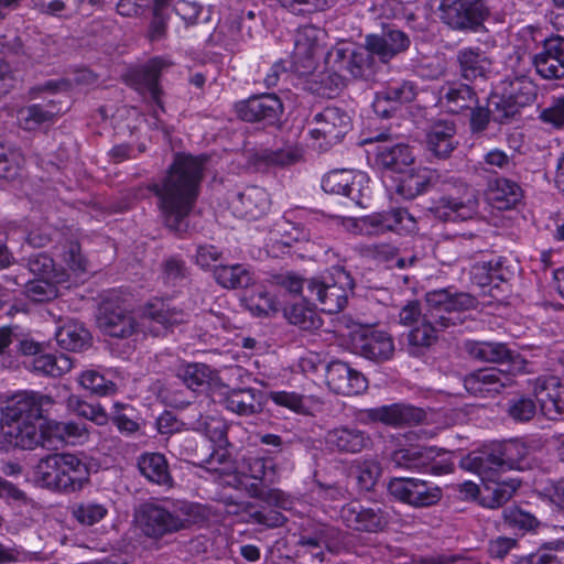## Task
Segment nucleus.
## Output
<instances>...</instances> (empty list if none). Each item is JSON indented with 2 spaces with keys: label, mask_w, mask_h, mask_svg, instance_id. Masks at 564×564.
Masks as SVG:
<instances>
[{
  "label": "nucleus",
  "mask_w": 564,
  "mask_h": 564,
  "mask_svg": "<svg viewBox=\"0 0 564 564\" xmlns=\"http://www.w3.org/2000/svg\"><path fill=\"white\" fill-rule=\"evenodd\" d=\"M89 476L87 463L72 453L46 455L33 468V480L37 486L66 494L80 491Z\"/></svg>",
  "instance_id": "nucleus-4"
},
{
  "label": "nucleus",
  "mask_w": 564,
  "mask_h": 564,
  "mask_svg": "<svg viewBox=\"0 0 564 564\" xmlns=\"http://www.w3.org/2000/svg\"><path fill=\"white\" fill-rule=\"evenodd\" d=\"M52 397L35 391H20L12 395L3 408V420L31 421L36 424L47 421L45 414L53 408Z\"/></svg>",
  "instance_id": "nucleus-16"
},
{
  "label": "nucleus",
  "mask_w": 564,
  "mask_h": 564,
  "mask_svg": "<svg viewBox=\"0 0 564 564\" xmlns=\"http://www.w3.org/2000/svg\"><path fill=\"white\" fill-rule=\"evenodd\" d=\"M224 503L225 512L236 516L240 522L258 523L270 528L281 523L279 511L268 510L265 507H258L249 501H238L231 497L227 498Z\"/></svg>",
  "instance_id": "nucleus-31"
},
{
  "label": "nucleus",
  "mask_w": 564,
  "mask_h": 564,
  "mask_svg": "<svg viewBox=\"0 0 564 564\" xmlns=\"http://www.w3.org/2000/svg\"><path fill=\"white\" fill-rule=\"evenodd\" d=\"M375 161L383 172L403 174L414 163V155L405 143L381 144L377 148Z\"/></svg>",
  "instance_id": "nucleus-33"
},
{
  "label": "nucleus",
  "mask_w": 564,
  "mask_h": 564,
  "mask_svg": "<svg viewBox=\"0 0 564 564\" xmlns=\"http://www.w3.org/2000/svg\"><path fill=\"white\" fill-rule=\"evenodd\" d=\"M141 474L150 481L158 485H171L172 478L169 473L165 457L160 453L143 454L138 462Z\"/></svg>",
  "instance_id": "nucleus-46"
},
{
  "label": "nucleus",
  "mask_w": 564,
  "mask_h": 564,
  "mask_svg": "<svg viewBox=\"0 0 564 564\" xmlns=\"http://www.w3.org/2000/svg\"><path fill=\"white\" fill-rule=\"evenodd\" d=\"M325 383L335 394L347 397L360 394L368 389L365 375L339 359L325 366Z\"/></svg>",
  "instance_id": "nucleus-23"
},
{
  "label": "nucleus",
  "mask_w": 564,
  "mask_h": 564,
  "mask_svg": "<svg viewBox=\"0 0 564 564\" xmlns=\"http://www.w3.org/2000/svg\"><path fill=\"white\" fill-rule=\"evenodd\" d=\"M456 61L460 76L467 82L486 79L491 62L479 47H463L457 52Z\"/></svg>",
  "instance_id": "nucleus-35"
},
{
  "label": "nucleus",
  "mask_w": 564,
  "mask_h": 564,
  "mask_svg": "<svg viewBox=\"0 0 564 564\" xmlns=\"http://www.w3.org/2000/svg\"><path fill=\"white\" fill-rule=\"evenodd\" d=\"M212 398L239 415L257 413L262 410L263 404V394L254 389L230 390L224 386L214 390Z\"/></svg>",
  "instance_id": "nucleus-28"
},
{
  "label": "nucleus",
  "mask_w": 564,
  "mask_h": 564,
  "mask_svg": "<svg viewBox=\"0 0 564 564\" xmlns=\"http://www.w3.org/2000/svg\"><path fill=\"white\" fill-rule=\"evenodd\" d=\"M134 409L128 403L115 402L112 405V422L121 433L132 434L139 430L133 419Z\"/></svg>",
  "instance_id": "nucleus-64"
},
{
  "label": "nucleus",
  "mask_w": 564,
  "mask_h": 564,
  "mask_svg": "<svg viewBox=\"0 0 564 564\" xmlns=\"http://www.w3.org/2000/svg\"><path fill=\"white\" fill-rule=\"evenodd\" d=\"M61 102L50 99L44 102L31 104L18 110L19 127L25 131H35L45 123H53L61 115Z\"/></svg>",
  "instance_id": "nucleus-32"
},
{
  "label": "nucleus",
  "mask_w": 564,
  "mask_h": 564,
  "mask_svg": "<svg viewBox=\"0 0 564 564\" xmlns=\"http://www.w3.org/2000/svg\"><path fill=\"white\" fill-rule=\"evenodd\" d=\"M214 276L216 282L225 289L247 288L253 280V274L243 264L216 267Z\"/></svg>",
  "instance_id": "nucleus-49"
},
{
  "label": "nucleus",
  "mask_w": 564,
  "mask_h": 564,
  "mask_svg": "<svg viewBox=\"0 0 564 564\" xmlns=\"http://www.w3.org/2000/svg\"><path fill=\"white\" fill-rule=\"evenodd\" d=\"M533 394L543 415L552 421L564 417V380L556 376H541L534 380Z\"/></svg>",
  "instance_id": "nucleus-24"
},
{
  "label": "nucleus",
  "mask_w": 564,
  "mask_h": 564,
  "mask_svg": "<svg viewBox=\"0 0 564 564\" xmlns=\"http://www.w3.org/2000/svg\"><path fill=\"white\" fill-rule=\"evenodd\" d=\"M245 158L248 170L265 173L282 165V149H248L245 152Z\"/></svg>",
  "instance_id": "nucleus-50"
},
{
  "label": "nucleus",
  "mask_w": 564,
  "mask_h": 564,
  "mask_svg": "<svg viewBox=\"0 0 564 564\" xmlns=\"http://www.w3.org/2000/svg\"><path fill=\"white\" fill-rule=\"evenodd\" d=\"M500 87L521 108L532 105L538 96L536 84L528 76L514 77L512 80L501 83Z\"/></svg>",
  "instance_id": "nucleus-47"
},
{
  "label": "nucleus",
  "mask_w": 564,
  "mask_h": 564,
  "mask_svg": "<svg viewBox=\"0 0 564 564\" xmlns=\"http://www.w3.org/2000/svg\"><path fill=\"white\" fill-rule=\"evenodd\" d=\"M538 119L555 130L564 129V95L551 96L547 106L542 108Z\"/></svg>",
  "instance_id": "nucleus-58"
},
{
  "label": "nucleus",
  "mask_w": 564,
  "mask_h": 564,
  "mask_svg": "<svg viewBox=\"0 0 564 564\" xmlns=\"http://www.w3.org/2000/svg\"><path fill=\"white\" fill-rule=\"evenodd\" d=\"M381 466L373 459L362 460L355 467V477L357 485L362 491L373 490L378 479L381 476Z\"/></svg>",
  "instance_id": "nucleus-61"
},
{
  "label": "nucleus",
  "mask_w": 564,
  "mask_h": 564,
  "mask_svg": "<svg viewBox=\"0 0 564 564\" xmlns=\"http://www.w3.org/2000/svg\"><path fill=\"white\" fill-rule=\"evenodd\" d=\"M248 308L253 315H269L278 312V302L275 296L262 286H258L256 291L247 300Z\"/></svg>",
  "instance_id": "nucleus-63"
},
{
  "label": "nucleus",
  "mask_w": 564,
  "mask_h": 564,
  "mask_svg": "<svg viewBox=\"0 0 564 564\" xmlns=\"http://www.w3.org/2000/svg\"><path fill=\"white\" fill-rule=\"evenodd\" d=\"M165 66V61L162 57L155 56L143 65L130 70L127 75L128 85L140 95L149 96L151 101L162 112H165V107L162 100L163 89L160 82Z\"/></svg>",
  "instance_id": "nucleus-17"
},
{
  "label": "nucleus",
  "mask_w": 564,
  "mask_h": 564,
  "mask_svg": "<svg viewBox=\"0 0 564 564\" xmlns=\"http://www.w3.org/2000/svg\"><path fill=\"white\" fill-rule=\"evenodd\" d=\"M207 160L206 154H174L162 183L152 187L160 200L161 212L193 210L200 193Z\"/></svg>",
  "instance_id": "nucleus-2"
},
{
  "label": "nucleus",
  "mask_w": 564,
  "mask_h": 564,
  "mask_svg": "<svg viewBox=\"0 0 564 564\" xmlns=\"http://www.w3.org/2000/svg\"><path fill=\"white\" fill-rule=\"evenodd\" d=\"M370 177L366 172L350 169H334L324 174L321 186L325 193L349 198L355 207L367 209L372 200Z\"/></svg>",
  "instance_id": "nucleus-9"
},
{
  "label": "nucleus",
  "mask_w": 564,
  "mask_h": 564,
  "mask_svg": "<svg viewBox=\"0 0 564 564\" xmlns=\"http://www.w3.org/2000/svg\"><path fill=\"white\" fill-rule=\"evenodd\" d=\"M40 424L31 421L9 420L4 421L0 436V448L8 451L10 448L33 449L37 445H44L48 442L44 433V423Z\"/></svg>",
  "instance_id": "nucleus-20"
},
{
  "label": "nucleus",
  "mask_w": 564,
  "mask_h": 564,
  "mask_svg": "<svg viewBox=\"0 0 564 564\" xmlns=\"http://www.w3.org/2000/svg\"><path fill=\"white\" fill-rule=\"evenodd\" d=\"M325 64L327 69L341 70L355 79L369 80L376 74L375 59L366 47L352 50L345 45L334 46L328 51Z\"/></svg>",
  "instance_id": "nucleus-15"
},
{
  "label": "nucleus",
  "mask_w": 564,
  "mask_h": 564,
  "mask_svg": "<svg viewBox=\"0 0 564 564\" xmlns=\"http://www.w3.org/2000/svg\"><path fill=\"white\" fill-rule=\"evenodd\" d=\"M436 455L434 447L409 445L394 449L390 455V460L398 468L420 470L429 467Z\"/></svg>",
  "instance_id": "nucleus-37"
},
{
  "label": "nucleus",
  "mask_w": 564,
  "mask_h": 564,
  "mask_svg": "<svg viewBox=\"0 0 564 564\" xmlns=\"http://www.w3.org/2000/svg\"><path fill=\"white\" fill-rule=\"evenodd\" d=\"M199 508L188 501L147 502L137 513V522L147 536L160 539L192 524Z\"/></svg>",
  "instance_id": "nucleus-6"
},
{
  "label": "nucleus",
  "mask_w": 564,
  "mask_h": 564,
  "mask_svg": "<svg viewBox=\"0 0 564 564\" xmlns=\"http://www.w3.org/2000/svg\"><path fill=\"white\" fill-rule=\"evenodd\" d=\"M44 433L48 442L54 440L69 445H82L89 438V431L84 423L47 421L44 423Z\"/></svg>",
  "instance_id": "nucleus-40"
},
{
  "label": "nucleus",
  "mask_w": 564,
  "mask_h": 564,
  "mask_svg": "<svg viewBox=\"0 0 564 564\" xmlns=\"http://www.w3.org/2000/svg\"><path fill=\"white\" fill-rule=\"evenodd\" d=\"M339 534L340 530L335 527L323 523L314 524L311 520L306 519L301 524L299 540L295 543L306 547L313 557H316L319 562H323V545L329 549L330 542L337 539Z\"/></svg>",
  "instance_id": "nucleus-29"
},
{
  "label": "nucleus",
  "mask_w": 564,
  "mask_h": 564,
  "mask_svg": "<svg viewBox=\"0 0 564 564\" xmlns=\"http://www.w3.org/2000/svg\"><path fill=\"white\" fill-rule=\"evenodd\" d=\"M503 523L512 531L525 533L539 525L538 519L519 507H508L502 512Z\"/></svg>",
  "instance_id": "nucleus-56"
},
{
  "label": "nucleus",
  "mask_w": 564,
  "mask_h": 564,
  "mask_svg": "<svg viewBox=\"0 0 564 564\" xmlns=\"http://www.w3.org/2000/svg\"><path fill=\"white\" fill-rule=\"evenodd\" d=\"M524 34H528L533 41L542 44L541 57L539 58L543 63H547L546 57L555 58L557 66L564 69V36L550 35L547 37L538 39V34H541L539 28L528 25L523 29Z\"/></svg>",
  "instance_id": "nucleus-48"
},
{
  "label": "nucleus",
  "mask_w": 564,
  "mask_h": 564,
  "mask_svg": "<svg viewBox=\"0 0 564 564\" xmlns=\"http://www.w3.org/2000/svg\"><path fill=\"white\" fill-rule=\"evenodd\" d=\"M24 163L25 159L20 150L0 145V178L14 180L20 175Z\"/></svg>",
  "instance_id": "nucleus-57"
},
{
  "label": "nucleus",
  "mask_w": 564,
  "mask_h": 564,
  "mask_svg": "<svg viewBox=\"0 0 564 564\" xmlns=\"http://www.w3.org/2000/svg\"><path fill=\"white\" fill-rule=\"evenodd\" d=\"M32 371L51 377H61L73 368V360L65 354H41L28 362Z\"/></svg>",
  "instance_id": "nucleus-43"
},
{
  "label": "nucleus",
  "mask_w": 564,
  "mask_h": 564,
  "mask_svg": "<svg viewBox=\"0 0 564 564\" xmlns=\"http://www.w3.org/2000/svg\"><path fill=\"white\" fill-rule=\"evenodd\" d=\"M354 286L350 274L343 268H335L334 272L322 279H312L307 282V293L315 295L321 311L335 314L344 310L348 302V291Z\"/></svg>",
  "instance_id": "nucleus-11"
},
{
  "label": "nucleus",
  "mask_w": 564,
  "mask_h": 564,
  "mask_svg": "<svg viewBox=\"0 0 564 564\" xmlns=\"http://www.w3.org/2000/svg\"><path fill=\"white\" fill-rule=\"evenodd\" d=\"M350 339L355 354L378 364L391 359L394 354L392 337L382 330L360 328L351 333Z\"/></svg>",
  "instance_id": "nucleus-22"
},
{
  "label": "nucleus",
  "mask_w": 564,
  "mask_h": 564,
  "mask_svg": "<svg viewBox=\"0 0 564 564\" xmlns=\"http://www.w3.org/2000/svg\"><path fill=\"white\" fill-rule=\"evenodd\" d=\"M322 404L323 402L315 395L284 392V408L300 415L312 416Z\"/></svg>",
  "instance_id": "nucleus-59"
},
{
  "label": "nucleus",
  "mask_w": 564,
  "mask_h": 564,
  "mask_svg": "<svg viewBox=\"0 0 564 564\" xmlns=\"http://www.w3.org/2000/svg\"><path fill=\"white\" fill-rule=\"evenodd\" d=\"M176 376L192 390L208 383L212 377L210 368L199 362H180L176 367Z\"/></svg>",
  "instance_id": "nucleus-52"
},
{
  "label": "nucleus",
  "mask_w": 564,
  "mask_h": 564,
  "mask_svg": "<svg viewBox=\"0 0 564 564\" xmlns=\"http://www.w3.org/2000/svg\"><path fill=\"white\" fill-rule=\"evenodd\" d=\"M488 9L482 0H442L441 20L454 31L476 32Z\"/></svg>",
  "instance_id": "nucleus-13"
},
{
  "label": "nucleus",
  "mask_w": 564,
  "mask_h": 564,
  "mask_svg": "<svg viewBox=\"0 0 564 564\" xmlns=\"http://www.w3.org/2000/svg\"><path fill=\"white\" fill-rule=\"evenodd\" d=\"M485 198L496 212L518 210L524 204V192L516 181L497 177L488 182Z\"/></svg>",
  "instance_id": "nucleus-26"
},
{
  "label": "nucleus",
  "mask_w": 564,
  "mask_h": 564,
  "mask_svg": "<svg viewBox=\"0 0 564 564\" xmlns=\"http://www.w3.org/2000/svg\"><path fill=\"white\" fill-rule=\"evenodd\" d=\"M512 367L484 368L478 369L464 379L465 389L475 397H496L505 389L512 388L516 384Z\"/></svg>",
  "instance_id": "nucleus-19"
},
{
  "label": "nucleus",
  "mask_w": 564,
  "mask_h": 564,
  "mask_svg": "<svg viewBox=\"0 0 564 564\" xmlns=\"http://www.w3.org/2000/svg\"><path fill=\"white\" fill-rule=\"evenodd\" d=\"M365 42L370 56L373 59L377 56L382 63H389L399 54L406 52L411 45L409 34L391 23L382 24L380 33L368 34Z\"/></svg>",
  "instance_id": "nucleus-18"
},
{
  "label": "nucleus",
  "mask_w": 564,
  "mask_h": 564,
  "mask_svg": "<svg viewBox=\"0 0 564 564\" xmlns=\"http://www.w3.org/2000/svg\"><path fill=\"white\" fill-rule=\"evenodd\" d=\"M330 220L354 235H382L393 231L399 235L415 229L412 214H367L358 217L332 215Z\"/></svg>",
  "instance_id": "nucleus-8"
},
{
  "label": "nucleus",
  "mask_w": 564,
  "mask_h": 564,
  "mask_svg": "<svg viewBox=\"0 0 564 564\" xmlns=\"http://www.w3.org/2000/svg\"><path fill=\"white\" fill-rule=\"evenodd\" d=\"M533 457L521 440H508L494 445L489 452L470 458L471 468L480 477H492L500 471L525 470L531 468Z\"/></svg>",
  "instance_id": "nucleus-7"
},
{
  "label": "nucleus",
  "mask_w": 564,
  "mask_h": 564,
  "mask_svg": "<svg viewBox=\"0 0 564 564\" xmlns=\"http://www.w3.org/2000/svg\"><path fill=\"white\" fill-rule=\"evenodd\" d=\"M329 449L340 454H358L372 446L370 434L354 425H340L329 430L325 435Z\"/></svg>",
  "instance_id": "nucleus-27"
},
{
  "label": "nucleus",
  "mask_w": 564,
  "mask_h": 564,
  "mask_svg": "<svg viewBox=\"0 0 564 564\" xmlns=\"http://www.w3.org/2000/svg\"><path fill=\"white\" fill-rule=\"evenodd\" d=\"M484 481V490L481 492L482 505L495 509L508 502L517 489L520 481L517 479L500 480L499 474L492 477H481Z\"/></svg>",
  "instance_id": "nucleus-38"
},
{
  "label": "nucleus",
  "mask_w": 564,
  "mask_h": 564,
  "mask_svg": "<svg viewBox=\"0 0 564 564\" xmlns=\"http://www.w3.org/2000/svg\"><path fill=\"white\" fill-rule=\"evenodd\" d=\"M67 409L76 415L85 417L100 426L109 422V415L100 404L88 403L77 395H70L67 399Z\"/></svg>",
  "instance_id": "nucleus-53"
},
{
  "label": "nucleus",
  "mask_w": 564,
  "mask_h": 564,
  "mask_svg": "<svg viewBox=\"0 0 564 564\" xmlns=\"http://www.w3.org/2000/svg\"><path fill=\"white\" fill-rule=\"evenodd\" d=\"M206 471L221 485L247 491L251 497L274 495L280 491L272 488L280 481V470L272 458L258 456L245 457L239 469H232V463L225 453H216L206 460Z\"/></svg>",
  "instance_id": "nucleus-3"
},
{
  "label": "nucleus",
  "mask_w": 564,
  "mask_h": 564,
  "mask_svg": "<svg viewBox=\"0 0 564 564\" xmlns=\"http://www.w3.org/2000/svg\"><path fill=\"white\" fill-rule=\"evenodd\" d=\"M438 101L448 113L467 115V111L478 104L479 98L473 86L452 82L441 88Z\"/></svg>",
  "instance_id": "nucleus-30"
},
{
  "label": "nucleus",
  "mask_w": 564,
  "mask_h": 564,
  "mask_svg": "<svg viewBox=\"0 0 564 564\" xmlns=\"http://www.w3.org/2000/svg\"><path fill=\"white\" fill-rule=\"evenodd\" d=\"M388 492L398 501L413 508H429L443 497L440 486L414 477H395L388 484Z\"/></svg>",
  "instance_id": "nucleus-12"
},
{
  "label": "nucleus",
  "mask_w": 564,
  "mask_h": 564,
  "mask_svg": "<svg viewBox=\"0 0 564 564\" xmlns=\"http://www.w3.org/2000/svg\"><path fill=\"white\" fill-rule=\"evenodd\" d=\"M78 381L84 389L99 395H107L116 389V384L111 380L95 369L83 371Z\"/></svg>",
  "instance_id": "nucleus-62"
},
{
  "label": "nucleus",
  "mask_w": 564,
  "mask_h": 564,
  "mask_svg": "<svg viewBox=\"0 0 564 564\" xmlns=\"http://www.w3.org/2000/svg\"><path fill=\"white\" fill-rule=\"evenodd\" d=\"M109 509L105 503L95 500L79 502L72 507V516L83 525H94L108 516Z\"/></svg>",
  "instance_id": "nucleus-54"
},
{
  "label": "nucleus",
  "mask_w": 564,
  "mask_h": 564,
  "mask_svg": "<svg viewBox=\"0 0 564 564\" xmlns=\"http://www.w3.org/2000/svg\"><path fill=\"white\" fill-rule=\"evenodd\" d=\"M536 399L525 394H516L507 402L506 413L516 423L530 422L536 414Z\"/></svg>",
  "instance_id": "nucleus-51"
},
{
  "label": "nucleus",
  "mask_w": 564,
  "mask_h": 564,
  "mask_svg": "<svg viewBox=\"0 0 564 564\" xmlns=\"http://www.w3.org/2000/svg\"><path fill=\"white\" fill-rule=\"evenodd\" d=\"M516 564H564V542L521 556Z\"/></svg>",
  "instance_id": "nucleus-60"
},
{
  "label": "nucleus",
  "mask_w": 564,
  "mask_h": 564,
  "mask_svg": "<svg viewBox=\"0 0 564 564\" xmlns=\"http://www.w3.org/2000/svg\"><path fill=\"white\" fill-rule=\"evenodd\" d=\"M446 299L438 290L425 294L424 319L406 335V350L411 356H424L438 343L441 333L463 323V319L452 312Z\"/></svg>",
  "instance_id": "nucleus-5"
},
{
  "label": "nucleus",
  "mask_w": 564,
  "mask_h": 564,
  "mask_svg": "<svg viewBox=\"0 0 564 564\" xmlns=\"http://www.w3.org/2000/svg\"><path fill=\"white\" fill-rule=\"evenodd\" d=\"M194 429L203 433L215 446L218 447L217 449H214L208 459H210L216 453H225L226 458H229L228 451L226 449L228 444L227 426L220 417L199 416V419L194 423Z\"/></svg>",
  "instance_id": "nucleus-44"
},
{
  "label": "nucleus",
  "mask_w": 564,
  "mask_h": 564,
  "mask_svg": "<svg viewBox=\"0 0 564 564\" xmlns=\"http://www.w3.org/2000/svg\"><path fill=\"white\" fill-rule=\"evenodd\" d=\"M312 124L310 135L314 141L313 147L326 152L344 140L352 129V119L346 109L327 106L313 116Z\"/></svg>",
  "instance_id": "nucleus-10"
},
{
  "label": "nucleus",
  "mask_w": 564,
  "mask_h": 564,
  "mask_svg": "<svg viewBox=\"0 0 564 564\" xmlns=\"http://www.w3.org/2000/svg\"><path fill=\"white\" fill-rule=\"evenodd\" d=\"M454 123L440 121L427 133V149L437 158H448L457 145Z\"/></svg>",
  "instance_id": "nucleus-42"
},
{
  "label": "nucleus",
  "mask_w": 564,
  "mask_h": 564,
  "mask_svg": "<svg viewBox=\"0 0 564 564\" xmlns=\"http://www.w3.org/2000/svg\"><path fill=\"white\" fill-rule=\"evenodd\" d=\"M58 346L70 351H80L89 345V333L83 324L68 321L55 332Z\"/></svg>",
  "instance_id": "nucleus-45"
},
{
  "label": "nucleus",
  "mask_w": 564,
  "mask_h": 564,
  "mask_svg": "<svg viewBox=\"0 0 564 564\" xmlns=\"http://www.w3.org/2000/svg\"><path fill=\"white\" fill-rule=\"evenodd\" d=\"M234 110L237 118L245 122L264 121L273 124L278 121L279 112H282V100L274 93L252 95L235 102Z\"/></svg>",
  "instance_id": "nucleus-21"
},
{
  "label": "nucleus",
  "mask_w": 564,
  "mask_h": 564,
  "mask_svg": "<svg viewBox=\"0 0 564 564\" xmlns=\"http://www.w3.org/2000/svg\"><path fill=\"white\" fill-rule=\"evenodd\" d=\"M187 314L182 310L171 308L162 300L149 302L142 310L139 321L129 314L124 300L119 292L112 291L100 304L97 323L99 328L112 337H128L137 332L144 335L161 336L169 327L184 323Z\"/></svg>",
  "instance_id": "nucleus-1"
},
{
  "label": "nucleus",
  "mask_w": 564,
  "mask_h": 564,
  "mask_svg": "<svg viewBox=\"0 0 564 564\" xmlns=\"http://www.w3.org/2000/svg\"><path fill=\"white\" fill-rule=\"evenodd\" d=\"M366 417L373 423H382L393 427L421 424L426 420V412L405 403H393L364 411Z\"/></svg>",
  "instance_id": "nucleus-25"
},
{
  "label": "nucleus",
  "mask_w": 564,
  "mask_h": 564,
  "mask_svg": "<svg viewBox=\"0 0 564 564\" xmlns=\"http://www.w3.org/2000/svg\"><path fill=\"white\" fill-rule=\"evenodd\" d=\"M66 271L53 273V278H35L25 283V294L33 302L42 303L54 300L59 294V288L68 282Z\"/></svg>",
  "instance_id": "nucleus-39"
},
{
  "label": "nucleus",
  "mask_w": 564,
  "mask_h": 564,
  "mask_svg": "<svg viewBox=\"0 0 564 564\" xmlns=\"http://www.w3.org/2000/svg\"><path fill=\"white\" fill-rule=\"evenodd\" d=\"M465 350L475 360L492 364L516 365L520 355L511 350L507 344L498 341H474L465 344Z\"/></svg>",
  "instance_id": "nucleus-34"
},
{
  "label": "nucleus",
  "mask_w": 564,
  "mask_h": 564,
  "mask_svg": "<svg viewBox=\"0 0 564 564\" xmlns=\"http://www.w3.org/2000/svg\"><path fill=\"white\" fill-rule=\"evenodd\" d=\"M490 104L494 107L495 120L499 123L513 119L522 109L513 99L508 98V94L500 86L491 93Z\"/></svg>",
  "instance_id": "nucleus-55"
},
{
  "label": "nucleus",
  "mask_w": 564,
  "mask_h": 564,
  "mask_svg": "<svg viewBox=\"0 0 564 564\" xmlns=\"http://www.w3.org/2000/svg\"><path fill=\"white\" fill-rule=\"evenodd\" d=\"M343 524L352 531L379 533L389 525V513L378 505H364L358 500L345 503L339 511Z\"/></svg>",
  "instance_id": "nucleus-14"
},
{
  "label": "nucleus",
  "mask_w": 564,
  "mask_h": 564,
  "mask_svg": "<svg viewBox=\"0 0 564 564\" xmlns=\"http://www.w3.org/2000/svg\"><path fill=\"white\" fill-rule=\"evenodd\" d=\"M434 181V171L430 169H419L399 178L392 199L397 203L401 200L410 202L416 196L425 193Z\"/></svg>",
  "instance_id": "nucleus-36"
},
{
  "label": "nucleus",
  "mask_w": 564,
  "mask_h": 564,
  "mask_svg": "<svg viewBox=\"0 0 564 564\" xmlns=\"http://www.w3.org/2000/svg\"><path fill=\"white\" fill-rule=\"evenodd\" d=\"M311 299V296H301L289 303V310L284 307V317L303 330L317 329L322 325L315 305L310 303Z\"/></svg>",
  "instance_id": "nucleus-41"
}]
</instances>
